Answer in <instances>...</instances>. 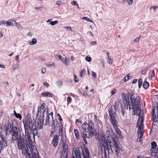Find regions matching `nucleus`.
Returning a JSON list of instances; mask_svg holds the SVG:
<instances>
[{"mask_svg": "<svg viewBox=\"0 0 158 158\" xmlns=\"http://www.w3.org/2000/svg\"><path fill=\"white\" fill-rule=\"evenodd\" d=\"M35 142L34 140L31 139V138L30 139L27 138V137L23 136V137H19L17 141V145L18 148L21 150L23 152V150L25 151L26 155L30 153H29L30 149L31 153H32V150L34 151L37 149L36 147L32 144Z\"/></svg>", "mask_w": 158, "mask_h": 158, "instance_id": "obj_1", "label": "nucleus"}, {"mask_svg": "<svg viewBox=\"0 0 158 158\" xmlns=\"http://www.w3.org/2000/svg\"><path fill=\"white\" fill-rule=\"evenodd\" d=\"M84 150L85 154L81 147H79L77 149L73 148V154L74 153L76 158H90V155L85 144H84Z\"/></svg>", "mask_w": 158, "mask_h": 158, "instance_id": "obj_2", "label": "nucleus"}, {"mask_svg": "<svg viewBox=\"0 0 158 158\" xmlns=\"http://www.w3.org/2000/svg\"><path fill=\"white\" fill-rule=\"evenodd\" d=\"M82 128L83 131L86 132V128L89 132V133L92 136H96L97 135H98V134L97 133L96 130L95 129L94 124L91 120L89 121L88 123L86 122H85L82 125Z\"/></svg>", "mask_w": 158, "mask_h": 158, "instance_id": "obj_3", "label": "nucleus"}, {"mask_svg": "<svg viewBox=\"0 0 158 158\" xmlns=\"http://www.w3.org/2000/svg\"><path fill=\"white\" fill-rule=\"evenodd\" d=\"M140 99L139 96H137L135 99L130 101L129 106V109H133V111H136L137 114V110H140Z\"/></svg>", "mask_w": 158, "mask_h": 158, "instance_id": "obj_4", "label": "nucleus"}, {"mask_svg": "<svg viewBox=\"0 0 158 158\" xmlns=\"http://www.w3.org/2000/svg\"><path fill=\"white\" fill-rule=\"evenodd\" d=\"M112 142H110L109 143V146H111L113 148V150L115 152V154L118 157H120V151L121 149L119 146V142L117 139H113L112 140Z\"/></svg>", "mask_w": 158, "mask_h": 158, "instance_id": "obj_5", "label": "nucleus"}, {"mask_svg": "<svg viewBox=\"0 0 158 158\" xmlns=\"http://www.w3.org/2000/svg\"><path fill=\"white\" fill-rule=\"evenodd\" d=\"M13 131L12 134V139L13 141L16 140L17 141L19 137H21L20 135V132L19 129L16 127H12Z\"/></svg>", "mask_w": 158, "mask_h": 158, "instance_id": "obj_6", "label": "nucleus"}, {"mask_svg": "<svg viewBox=\"0 0 158 158\" xmlns=\"http://www.w3.org/2000/svg\"><path fill=\"white\" fill-rule=\"evenodd\" d=\"M11 126V124L9 120L6 121L4 125V130L5 132V135H7L8 132V134H11L12 133L13 128Z\"/></svg>", "mask_w": 158, "mask_h": 158, "instance_id": "obj_7", "label": "nucleus"}, {"mask_svg": "<svg viewBox=\"0 0 158 158\" xmlns=\"http://www.w3.org/2000/svg\"><path fill=\"white\" fill-rule=\"evenodd\" d=\"M31 154L29 153L27 155L29 158H40L39 154L37 149L32 150Z\"/></svg>", "mask_w": 158, "mask_h": 158, "instance_id": "obj_8", "label": "nucleus"}, {"mask_svg": "<svg viewBox=\"0 0 158 158\" xmlns=\"http://www.w3.org/2000/svg\"><path fill=\"white\" fill-rule=\"evenodd\" d=\"M44 119L41 120L40 118H38L37 120L36 125L37 129L38 130L43 128V125L44 124Z\"/></svg>", "mask_w": 158, "mask_h": 158, "instance_id": "obj_9", "label": "nucleus"}, {"mask_svg": "<svg viewBox=\"0 0 158 158\" xmlns=\"http://www.w3.org/2000/svg\"><path fill=\"white\" fill-rule=\"evenodd\" d=\"M1 137V140L0 139V145L2 148H4L7 146L6 139L5 137H3L2 135L1 136L0 135V137Z\"/></svg>", "mask_w": 158, "mask_h": 158, "instance_id": "obj_10", "label": "nucleus"}, {"mask_svg": "<svg viewBox=\"0 0 158 158\" xmlns=\"http://www.w3.org/2000/svg\"><path fill=\"white\" fill-rule=\"evenodd\" d=\"M134 113V115H138L139 116V118L138 119V120L137 121V123L138 124V122L140 120L142 119H143V117L142 116V113L143 112V111L142 110H141L140 108V110H137V112L136 111H133Z\"/></svg>", "mask_w": 158, "mask_h": 158, "instance_id": "obj_11", "label": "nucleus"}, {"mask_svg": "<svg viewBox=\"0 0 158 158\" xmlns=\"http://www.w3.org/2000/svg\"><path fill=\"white\" fill-rule=\"evenodd\" d=\"M23 123L25 134V135L24 136L27 137V138H28V139H30V138H31V134L30 132L28 131V127H27V124L26 122L25 123L23 122Z\"/></svg>", "mask_w": 158, "mask_h": 158, "instance_id": "obj_12", "label": "nucleus"}, {"mask_svg": "<svg viewBox=\"0 0 158 158\" xmlns=\"http://www.w3.org/2000/svg\"><path fill=\"white\" fill-rule=\"evenodd\" d=\"M59 141V136L55 135L52 141V144L54 147H56L58 145Z\"/></svg>", "mask_w": 158, "mask_h": 158, "instance_id": "obj_13", "label": "nucleus"}, {"mask_svg": "<svg viewBox=\"0 0 158 158\" xmlns=\"http://www.w3.org/2000/svg\"><path fill=\"white\" fill-rule=\"evenodd\" d=\"M115 129V136L117 138H121V133L119 129L117 127V124L116 125V126L113 127Z\"/></svg>", "mask_w": 158, "mask_h": 158, "instance_id": "obj_14", "label": "nucleus"}, {"mask_svg": "<svg viewBox=\"0 0 158 158\" xmlns=\"http://www.w3.org/2000/svg\"><path fill=\"white\" fill-rule=\"evenodd\" d=\"M105 134L107 137V139H108V141L110 143V142H112L111 141L112 140V139H116L112 137L110 134V131L109 130H107L106 131Z\"/></svg>", "mask_w": 158, "mask_h": 158, "instance_id": "obj_15", "label": "nucleus"}, {"mask_svg": "<svg viewBox=\"0 0 158 158\" xmlns=\"http://www.w3.org/2000/svg\"><path fill=\"white\" fill-rule=\"evenodd\" d=\"M113 108H114L115 110H116V107L114 105L111 106L110 109L109 110V115L110 117L116 116L115 113L113 110Z\"/></svg>", "mask_w": 158, "mask_h": 158, "instance_id": "obj_16", "label": "nucleus"}, {"mask_svg": "<svg viewBox=\"0 0 158 158\" xmlns=\"http://www.w3.org/2000/svg\"><path fill=\"white\" fill-rule=\"evenodd\" d=\"M151 156H153L155 158H158V148L151 150Z\"/></svg>", "mask_w": 158, "mask_h": 158, "instance_id": "obj_17", "label": "nucleus"}, {"mask_svg": "<svg viewBox=\"0 0 158 158\" xmlns=\"http://www.w3.org/2000/svg\"><path fill=\"white\" fill-rule=\"evenodd\" d=\"M110 119L113 127L116 126V125L117 123L116 119V116L110 117Z\"/></svg>", "mask_w": 158, "mask_h": 158, "instance_id": "obj_18", "label": "nucleus"}, {"mask_svg": "<svg viewBox=\"0 0 158 158\" xmlns=\"http://www.w3.org/2000/svg\"><path fill=\"white\" fill-rule=\"evenodd\" d=\"M68 150L63 149L61 153V158H68Z\"/></svg>", "mask_w": 158, "mask_h": 158, "instance_id": "obj_19", "label": "nucleus"}, {"mask_svg": "<svg viewBox=\"0 0 158 158\" xmlns=\"http://www.w3.org/2000/svg\"><path fill=\"white\" fill-rule=\"evenodd\" d=\"M85 132H82L81 133V135L83 139H86V138H89L90 137L91 138L92 136L90 134L89 132V134H87L85 133Z\"/></svg>", "mask_w": 158, "mask_h": 158, "instance_id": "obj_20", "label": "nucleus"}, {"mask_svg": "<svg viewBox=\"0 0 158 158\" xmlns=\"http://www.w3.org/2000/svg\"><path fill=\"white\" fill-rule=\"evenodd\" d=\"M124 96H123V99L125 101V102L124 103V105L125 106L127 105V108H128V105L129 104L130 101L129 99H127L126 98V93L123 94Z\"/></svg>", "mask_w": 158, "mask_h": 158, "instance_id": "obj_21", "label": "nucleus"}, {"mask_svg": "<svg viewBox=\"0 0 158 158\" xmlns=\"http://www.w3.org/2000/svg\"><path fill=\"white\" fill-rule=\"evenodd\" d=\"M127 95L128 96V99H129L130 98V101H131L132 99L135 98L134 95V93L132 91L127 92Z\"/></svg>", "mask_w": 158, "mask_h": 158, "instance_id": "obj_22", "label": "nucleus"}, {"mask_svg": "<svg viewBox=\"0 0 158 158\" xmlns=\"http://www.w3.org/2000/svg\"><path fill=\"white\" fill-rule=\"evenodd\" d=\"M41 96H44L45 97H52L53 94L50 92H43L41 94Z\"/></svg>", "mask_w": 158, "mask_h": 158, "instance_id": "obj_23", "label": "nucleus"}, {"mask_svg": "<svg viewBox=\"0 0 158 158\" xmlns=\"http://www.w3.org/2000/svg\"><path fill=\"white\" fill-rule=\"evenodd\" d=\"M143 129L138 128L137 131L138 137L139 136L140 138L143 137Z\"/></svg>", "mask_w": 158, "mask_h": 158, "instance_id": "obj_24", "label": "nucleus"}, {"mask_svg": "<svg viewBox=\"0 0 158 158\" xmlns=\"http://www.w3.org/2000/svg\"><path fill=\"white\" fill-rule=\"evenodd\" d=\"M106 150H107L108 154L109 155L112 154L113 153V149L112 147L110 146V147L106 146Z\"/></svg>", "mask_w": 158, "mask_h": 158, "instance_id": "obj_25", "label": "nucleus"}, {"mask_svg": "<svg viewBox=\"0 0 158 158\" xmlns=\"http://www.w3.org/2000/svg\"><path fill=\"white\" fill-rule=\"evenodd\" d=\"M103 143V145L104 149H106V146H109L108 143L109 144V142L108 141V139H105V140H102Z\"/></svg>", "mask_w": 158, "mask_h": 158, "instance_id": "obj_26", "label": "nucleus"}, {"mask_svg": "<svg viewBox=\"0 0 158 158\" xmlns=\"http://www.w3.org/2000/svg\"><path fill=\"white\" fill-rule=\"evenodd\" d=\"M74 132L75 134L76 138L77 140H79L80 139V137L78 131L76 129H74Z\"/></svg>", "mask_w": 158, "mask_h": 158, "instance_id": "obj_27", "label": "nucleus"}, {"mask_svg": "<svg viewBox=\"0 0 158 158\" xmlns=\"http://www.w3.org/2000/svg\"><path fill=\"white\" fill-rule=\"evenodd\" d=\"M61 61L65 64L66 65H67V64H69V59L65 57V59L62 57V58L61 59Z\"/></svg>", "mask_w": 158, "mask_h": 158, "instance_id": "obj_28", "label": "nucleus"}, {"mask_svg": "<svg viewBox=\"0 0 158 158\" xmlns=\"http://www.w3.org/2000/svg\"><path fill=\"white\" fill-rule=\"evenodd\" d=\"M60 135L61 136V139H60V142H63L64 141H66V136L63 135L62 133H61L60 134Z\"/></svg>", "mask_w": 158, "mask_h": 158, "instance_id": "obj_29", "label": "nucleus"}, {"mask_svg": "<svg viewBox=\"0 0 158 158\" xmlns=\"http://www.w3.org/2000/svg\"><path fill=\"white\" fill-rule=\"evenodd\" d=\"M143 87L145 89H147L149 86V85L148 82L144 81L143 83Z\"/></svg>", "mask_w": 158, "mask_h": 158, "instance_id": "obj_30", "label": "nucleus"}, {"mask_svg": "<svg viewBox=\"0 0 158 158\" xmlns=\"http://www.w3.org/2000/svg\"><path fill=\"white\" fill-rule=\"evenodd\" d=\"M143 119H142L140 120L139 121V122H138V124L137 123V125H138L139 123H140L139 125V126L138 128H141V129H143Z\"/></svg>", "mask_w": 158, "mask_h": 158, "instance_id": "obj_31", "label": "nucleus"}, {"mask_svg": "<svg viewBox=\"0 0 158 158\" xmlns=\"http://www.w3.org/2000/svg\"><path fill=\"white\" fill-rule=\"evenodd\" d=\"M50 116L49 115H48L47 114V118L46 120V122L44 124V125L46 126L49 123V119H50Z\"/></svg>", "mask_w": 158, "mask_h": 158, "instance_id": "obj_32", "label": "nucleus"}, {"mask_svg": "<svg viewBox=\"0 0 158 158\" xmlns=\"http://www.w3.org/2000/svg\"><path fill=\"white\" fill-rule=\"evenodd\" d=\"M27 127L28 128L30 129L31 128V118H28L27 120Z\"/></svg>", "mask_w": 158, "mask_h": 158, "instance_id": "obj_33", "label": "nucleus"}, {"mask_svg": "<svg viewBox=\"0 0 158 158\" xmlns=\"http://www.w3.org/2000/svg\"><path fill=\"white\" fill-rule=\"evenodd\" d=\"M62 144V146L63 148V149H66L68 150V145L66 144V141H64L63 142H61Z\"/></svg>", "mask_w": 158, "mask_h": 158, "instance_id": "obj_34", "label": "nucleus"}, {"mask_svg": "<svg viewBox=\"0 0 158 158\" xmlns=\"http://www.w3.org/2000/svg\"><path fill=\"white\" fill-rule=\"evenodd\" d=\"M60 123L61 124V125L59 126V135H60V134L61 133H62V131H63V125L62 124L61 122H60Z\"/></svg>", "mask_w": 158, "mask_h": 158, "instance_id": "obj_35", "label": "nucleus"}, {"mask_svg": "<svg viewBox=\"0 0 158 158\" xmlns=\"http://www.w3.org/2000/svg\"><path fill=\"white\" fill-rule=\"evenodd\" d=\"M37 42V40L35 38H33L30 43L29 44L30 45H34Z\"/></svg>", "mask_w": 158, "mask_h": 158, "instance_id": "obj_36", "label": "nucleus"}, {"mask_svg": "<svg viewBox=\"0 0 158 158\" xmlns=\"http://www.w3.org/2000/svg\"><path fill=\"white\" fill-rule=\"evenodd\" d=\"M151 148L152 149L155 148L157 146V144L156 142L155 141L152 142L151 143Z\"/></svg>", "mask_w": 158, "mask_h": 158, "instance_id": "obj_37", "label": "nucleus"}, {"mask_svg": "<svg viewBox=\"0 0 158 158\" xmlns=\"http://www.w3.org/2000/svg\"><path fill=\"white\" fill-rule=\"evenodd\" d=\"M148 67H145L143 70L142 71L141 74L143 75L144 74L148 71Z\"/></svg>", "mask_w": 158, "mask_h": 158, "instance_id": "obj_38", "label": "nucleus"}, {"mask_svg": "<svg viewBox=\"0 0 158 158\" xmlns=\"http://www.w3.org/2000/svg\"><path fill=\"white\" fill-rule=\"evenodd\" d=\"M15 23L16 24V27L18 28V29L19 30H21L23 29V27L21 26V25L19 23H17L16 22H15Z\"/></svg>", "mask_w": 158, "mask_h": 158, "instance_id": "obj_39", "label": "nucleus"}, {"mask_svg": "<svg viewBox=\"0 0 158 158\" xmlns=\"http://www.w3.org/2000/svg\"><path fill=\"white\" fill-rule=\"evenodd\" d=\"M106 151V149H104L103 154H102V158H107V153Z\"/></svg>", "mask_w": 158, "mask_h": 158, "instance_id": "obj_40", "label": "nucleus"}, {"mask_svg": "<svg viewBox=\"0 0 158 158\" xmlns=\"http://www.w3.org/2000/svg\"><path fill=\"white\" fill-rule=\"evenodd\" d=\"M7 25V22L5 20H2L0 22V25L2 26H5Z\"/></svg>", "mask_w": 158, "mask_h": 158, "instance_id": "obj_41", "label": "nucleus"}, {"mask_svg": "<svg viewBox=\"0 0 158 158\" xmlns=\"http://www.w3.org/2000/svg\"><path fill=\"white\" fill-rule=\"evenodd\" d=\"M138 83L139 88L141 87L142 83V78H139Z\"/></svg>", "mask_w": 158, "mask_h": 158, "instance_id": "obj_42", "label": "nucleus"}, {"mask_svg": "<svg viewBox=\"0 0 158 158\" xmlns=\"http://www.w3.org/2000/svg\"><path fill=\"white\" fill-rule=\"evenodd\" d=\"M45 104L44 103H43L41 105V106L40 107V110L41 109L44 110L43 113H44L46 109H44L45 108Z\"/></svg>", "mask_w": 158, "mask_h": 158, "instance_id": "obj_43", "label": "nucleus"}, {"mask_svg": "<svg viewBox=\"0 0 158 158\" xmlns=\"http://www.w3.org/2000/svg\"><path fill=\"white\" fill-rule=\"evenodd\" d=\"M107 137L105 134L104 133H102V140L107 139Z\"/></svg>", "mask_w": 158, "mask_h": 158, "instance_id": "obj_44", "label": "nucleus"}, {"mask_svg": "<svg viewBox=\"0 0 158 158\" xmlns=\"http://www.w3.org/2000/svg\"><path fill=\"white\" fill-rule=\"evenodd\" d=\"M56 83L58 87H60L62 85V81L59 80L56 82Z\"/></svg>", "mask_w": 158, "mask_h": 158, "instance_id": "obj_45", "label": "nucleus"}, {"mask_svg": "<svg viewBox=\"0 0 158 158\" xmlns=\"http://www.w3.org/2000/svg\"><path fill=\"white\" fill-rule=\"evenodd\" d=\"M62 57H63L59 55H56L55 56L56 59L58 60L60 59L61 60V59Z\"/></svg>", "mask_w": 158, "mask_h": 158, "instance_id": "obj_46", "label": "nucleus"}, {"mask_svg": "<svg viewBox=\"0 0 158 158\" xmlns=\"http://www.w3.org/2000/svg\"><path fill=\"white\" fill-rule=\"evenodd\" d=\"M15 116L17 118H19L20 120H21L22 118V116L19 113H17V114L15 115Z\"/></svg>", "mask_w": 158, "mask_h": 158, "instance_id": "obj_47", "label": "nucleus"}, {"mask_svg": "<svg viewBox=\"0 0 158 158\" xmlns=\"http://www.w3.org/2000/svg\"><path fill=\"white\" fill-rule=\"evenodd\" d=\"M52 125L53 126V127H52V129H53L54 130H56V128H58L59 126V124L57 123H56V124L55 125V124H52Z\"/></svg>", "mask_w": 158, "mask_h": 158, "instance_id": "obj_48", "label": "nucleus"}, {"mask_svg": "<svg viewBox=\"0 0 158 158\" xmlns=\"http://www.w3.org/2000/svg\"><path fill=\"white\" fill-rule=\"evenodd\" d=\"M130 74H128L127 75V76H125L124 78V80L123 81V82H124L125 81H127V80H128L129 79V77H130L129 76Z\"/></svg>", "mask_w": 158, "mask_h": 158, "instance_id": "obj_49", "label": "nucleus"}, {"mask_svg": "<svg viewBox=\"0 0 158 158\" xmlns=\"http://www.w3.org/2000/svg\"><path fill=\"white\" fill-rule=\"evenodd\" d=\"M57 23H58V21L57 20L55 21H51V22H50V24L52 26L54 25H55Z\"/></svg>", "mask_w": 158, "mask_h": 158, "instance_id": "obj_50", "label": "nucleus"}, {"mask_svg": "<svg viewBox=\"0 0 158 158\" xmlns=\"http://www.w3.org/2000/svg\"><path fill=\"white\" fill-rule=\"evenodd\" d=\"M37 134V131H36L35 132H33V133L32 135H33V140H35V136Z\"/></svg>", "mask_w": 158, "mask_h": 158, "instance_id": "obj_51", "label": "nucleus"}, {"mask_svg": "<svg viewBox=\"0 0 158 158\" xmlns=\"http://www.w3.org/2000/svg\"><path fill=\"white\" fill-rule=\"evenodd\" d=\"M72 101V99L69 96L67 98V104H69Z\"/></svg>", "mask_w": 158, "mask_h": 158, "instance_id": "obj_52", "label": "nucleus"}, {"mask_svg": "<svg viewBox=\"0 0 158 158\" xmlns=\"http://www.w3.org/2000/svg\"><path fill=\"white\" fill-rule=\"evenodd\" d=\"M125 1L127 2L129 5H130L132 4L133 0H125Z\"/></svg>", "mask_w": 158, "mask_h": 158, "instance_id": "obj_53", "label": "nucleus"}, {"mask_svg": "<svg viewBox=\"0 0 158 158\" xmlns=\"http://www.w3.org/2000/svg\"><path fill=\"white\" fill-rule=\"evenodd\" d=\"M85 73V70L84 69H82L80 73V76L82 77L83 76V75H84Z\"/></svg>", "mask_w": 158, "mask_h": 158, "instance_id": "obj_54", "label": "nucleus"}, {"mask_svg": "<svg viewBox=\"0 0 158 158\" xmlns=\"http://www.w3.org/2000/svg\"><path fill=\"white\" fill-rule=\"evenodd\" d=\"M83 19H85L87 21H88L89 22H93V21L92 20H91L90 19H89L87 17H84L83 18Z\"/></svg>", "mask_w": 158, "mask_h": 158, "instance_id": "obj_55", "label": "nucleus"}, {"mask_svg": "<svg viewBox=\"0 0 158 158\" xmlns=\"http://www.w3.org/2000/svg\"><path fill=\"white\" fill-rule=\"evenodd\" d=\"M13 25V24L11 22H7V27Z\"/></svg>", "mask_w": 158, "mask_h": 158, "instance_id": "obj_56", "label": "nucleus"}, {"mask_svg": "<svg viewBox=\"0 0 158 158\" xmlns=\"http://www.w3.org/2000/svg\"><path fill=\"white\" fill-rule=\"evenodd\" d=\"M85 59L88 62H90L91 60V58L90 57L87 56L85 57Z\"/></svg>", "mask_w": 158, "mask_h": 158, "instance_id": "obj_57", "label": "nucleus"}, {"mask_svg": "<svg viewBox=\"0 0 158 158\" xmlns=\"http://www.w3.org/2000/svg\"><path fill=\"white\" fill-rule=\"evenodd\" d=\"M121 112H122V115L124 116V114L125 113V110L124 109V108H123V107H121Z\"/></svg>", "mask_w": 158, "mask_h": 158, "instance_id": "obj_58", "label": "nucleus"}, {"mask_svg": "<svg viewBox=\"0 0 158 158\" xmlns=\"http://www.w3.org/2000/svg\"><path fill=\"white\" fill-rule=\"evenodd\" d=\"M92 74L93 77L95 78H96L97 75L96 73L94 72L93 71L92 72Z\"/></svg>", "mask_w": 158, "mask_h": 158, "instance_id": "obj_59", "label": "nucleus"}, {"mask_svg": "<svg viewBox=\"0 0 158 158\" xmlns=\"http://www.w3.org/2000/svg\"><path fill=\"white\" fill-rule=\"evenodd\" d=\"M140 37V36H139V37L136 38L135 39L133 40V42H138L139 41V39Z\"/></svg>", "mask_w": 158, "mask_h": 158, "instance_id": "obj_60", "label": "nucleus"}, {"mask_svg": "<svg viewBox=\"0 0 158 158\" xmlns=\"http://www.w3.org/2000/svg\"><path fill=\"white\" fill-rule=\"evenodd\" d=\"M74 81L75 82H78L79 81V79L77 78V77L76 75H74Z\"/></svg>", "mask_w": 158, "mask_h": 158, "instance_id": "obj_61", "label": "nucleus"}, {"mask_svg": "<svg viewBox=\"0 0 158 158\" xmlns=\"http://www.w3.org/2000/svg\"><path fill=\"white\" fill-rule=\"evenodd\" d=\"M46 65L48 66H53L54 65V63H52L51 64H50L49 63H47L46 64Z\"/></svg>", "mask_w": 158, "mask_h": 158, "instance_id": "obj_62", "label": "nucleus"}, {"mask_svg": "<svg viewBox=\"0 0 158 158\" xmlns=\"http://www.w3.org/2000/svg\"><path fill=\"white\" fill-rule=\"evenodd\" d=\"M35 125H34L33 123H31V128H30V129L31 131H33V127Z\"/></svg>", "mask_w": 158, "mask_h": 158, "instance_id": "obj_63", "label": "nucleus"}, {"mask_svg": "<svg viewBox=\"0 0 158 158\" xmlns=\"http://www.w3.org/2000/svg\"><path fill=\"white\" fill-rule=\"evenodd\" d=\"M42 72L43 73H45L46 72V69L44 68H43L41 69Z\"/></svg>", "mask_w": 158, "mask_h": 158, "instance_id": "obj_64", "label": "nucleus"}]
</instances>
